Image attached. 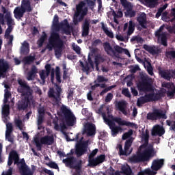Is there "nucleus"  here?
Returning <instances> with one entry per match:
<instances>
[{
    "label": "nucleus",
    "instance_id": "obj_19",
    "mask_svg": "<svg viewBox=\"0 0 175 175\" xmlns=\"http://www.w3.org/2000/svg\"><path fill=\"white\" fill-rule=\"evenodd\" d=\"M5 20L8 27L5 30V36H10V33L13 29L12 25H14V20L10 16V14L5 15Z\"/></svg>",
    "mask_w": 175,
    "mask_h": 175
},
{
    "label": "nucleus",
    "instance_id": "obj_37",
    "mask_svg": "<svg viewBox=\"0 0 175 175\" xmlns=\"http://www.w3.org/2000/svg\"><path fill=\"white\" fill-rule=\"evenodd\" d=\"M131 162L133 163H139V162H144L143 159L140 153H138L137 155H134L130 158Z\"/></svg>",
    "mask_w": 175,
    "mask_h": 175
},
{
    "label": "nucleus",
    "instance_id": "obj_7",
    "mask_svg": "<svg viewBox=\"0 0 175 175\" xmlns=\"http://www.w3.org/2000/svg\"><path fill=\"white\" fill-rule=\"evenodd\" d=\"M103 46L104 47L105 53H107L108 55H113L114 57H117V53L118 54H122V53H124L126 55H129V57H131V53H129V51L120 46L119 45H115L113 46V49L111 45H110V43L106 42L103 44Z\"/></svg>",
    "mask_w": 175,
    "mask_h": 175
},
{
    "label": "nucleus",
    "instance_id": "obj_14",
    "mask_svg": "<svg viewBox=\"0 0 175 175\" xmlns=\"http://www.w3.org/2000/svg\"><path fill=\"white\" fill-rule=\"evenodd\" d=\"M21 167H18L19 169V173H21V175H33V173L29 167H28V165H27V163H25V160L24 159H22L20 161V156H18V163L16 165H20Z\"/></svg>",
    "mask_w": 175,
    "mask_h": 175
},
{
    "label": "nucleus",
    "instance_id": "obj_9",
    "mask_svg": "<svg viewBox=\"0 0 175 175\" xmlns=\"http://www.w3.org/2000/svg\"><path fill=\"white\" fill-rule=\"evenodd\" d=\"M63 163L66 166V167H70V169H75L77 174H80L81 173V169H83V161L79 160L73 156L67 157L63 159Z\"/></svg>",
    "mask_w": 175,
    "mask_h": 175
},
{
    "label": "nucleus",
    "instance_id": "obj_8",
    "mask_svg": "<svg viewBox=\"0 0 175 175\" xmlns=\"http://www.w3.org/2000/svg\"><path fill=\"white\" fill-rule=\"evenodd\" d=\"M32 10L33 8L31 6V1L22 0L21 8L16 7L14 10V17L18 20H21V18L24 17V13H26V12L31 13Z\"/></svg>",
    "mask_w": 175,
    "mask_h": 175
},
{
    "label": "nucleus",
    "instance_id": "obj_52",
    "mask_svg": "<svg viewBox=\"0 0 175 175\" xmlns=\"http://www.w3.org/2000/svg\"><path fill=\"white\" fill-rule=\"evenodd\" d=\"M47 166L51 167V169H57V170H59V167H58V164H57L54 161H51L48 163H46Z\"/></svg>",
    "mask_w": 175,
    "mask_h": 175
},
{
    "label": "nucleus",
    "instance_id": "obj_33",
    "mask_svg": "<svg viewBox=\"0 0 175 175\" xmlns=\"http://www.w3.org/2000/svg\"><path fill=\"white\" fill-rule=\"evenodd\" d=\"M101 29H103V32L108 36V38H110L111 39L114 38V34L109 30L107 25H105L103 22H101Z\"/></svg>",
    "mask_w": 175,
    "mask_h": 175
},
{
    "label": "nucleus",
    "instance_id": "obj_17",
    "mask_svg": "<svg viewBox=\"0 0 175 175\" xmlns=\"http://www.w3.org/2000/svg\"><path fill=\"white\" fill-rule=\"evenodd\" d=\"M83 135H86L88 137L95 136L96 135V126L93 123H87L84 126Z\"/></svg>",
    "mask_w": 175,
    "mask_h": 175
},
{
    "label": "nucleus",
    "instance_id": "obj_12",
    "mask_svg": "<svg viewBox=\"0 0 175 175\" xmlns=\"http://www.w3.org/2000/svg\"><path fill=\"white\" fill-rule=\"evenodd\" d=\"M132 143H133V137H131L130 139L126 140L124 144V150L122 149V145L120 144L118 146V148H117L119 150V154L125 155L126 157H128V155H131L133 150V148H131V147H132Z\"/></svg>",
    "mask_w": 175,
    "mask_h": 175
},
{
    "label": "nucleus",
    "instance_id": "obj_60",
    "mask_svg": "<svg viewBox=\"0 0 175 175\" xmlns=\"http://www.w3.org/2000/svg\"><path fill=\"white\" fill-rule=\"evenodd\" d=\"M5 139L8 142H10V143H13L14 142V139L12 137V133H5Z\"/></svg>",
    "mask_w": 175,
    "mask_h": 175
},
{
    "label": "nucleus",
    "instance_id": "obj_36",
    "mask_svg": "<svg viewBox=\"0 0 175 175\" xmlns=\"http://www.w3.org/2000/svg\"><path fill=\"white\" fill-rule=\"evenodd\" d=\"M46 39H47V34L46 33V32L43 31L42 35L37 41V44L38 45V47L43 46V43H44V42L46 41Z\"/></svg>",
    "mask_w": 175,
    "mask_h": 175
},
{
    "label": "nucleus",
    "instance_id": "obj_50",
    "mask_svg": "<svg viewBox=\"0 0 175 175\" xmlns=\"http://www.w3.org/2000/svg\"><path fill=\"white\" fill-rule=\"evenodd\" d=\"M166 123L168 126H170V131H174V132H175V121L167 120Z\"/></svg>",
    "mask_w": 175,
    "mask_h": 175
},
{
    "label": "nucleus",
    "instance_id": "obj_38",
    "mask_svg": "<svg viewBox=\"0 0 175 175\" xmlns=\"http://www.w3.org/2000/svg\"><path fill=\"white\" fill-rule=\"evenodd\" d=\"M111 15L113 16L114 22L118 23V21L117 20V18H121V17L124 16V14H122V11L120 10H118V12L116 13V11L113 10Z\"/></svg>",
    "mask_w": 175,
    "mask_h": 175
},
{
    "label": "nucleus",
    "instance_id": "obj_56",
    "mask_svg": "<svg viewBox=\"0 0 175 175\" xmlns=\"http://www.w3.org/2000/svg\"><path fill=\"white\" fill-rule=\"evenodd\" d=\"M80 64L84 72H90V66H88V63H86V64L84 65L83 62H80Z\"/></svg>",
    "mask_w": 175,
    "mask_h": 175
},
{
    "label": "nucleus",
    "instance_id": "obj_28",
    "mask_svg": "<svg viewBox=\"0 0 175 175\" xmlns=\"http://www.w3.org/2000/svg\"><path fill=\"white\" fill-rule=\"evenodd\" d=\"M9 69V66L8 64H5L1 59H0V79L3 77L5 79L6 77V72Z\"/></svg>",
    "mask_w": 175,
    "mask_h": 175
},
{
    "label": "nucleus",
    "instance_id": "obj_45",
    "mask_svg": "<svg viewBox=\"0 0 175 175\" xmlns=\"http://www.w3.org/2000/svg\"><path fill=\"white\" fill-rule=\"evenodd\" d=\"M99 165V163H98V160L96 158H92L89 159V166H91L92 167H94V166H98Z\"/></svg>",
    "mask_w": 175,
    "mask_h": 175
},
{
    "label": "nucleus",
    "instance_id": "obj_24",
    "mask_svg": "<svg viewBox=\"0 0 175 175\" xmlns=\"http://www.w3.org/2000/svg\"><path fill=\"white\" fill-rule=\"evenodd\" d=\"M63 120L67 126H73L75 124H76V116H75L72 112L66 116H64Z\"/></svg>",
    "mask_w": 175,
    "mask_h": 175
},
{
    "label": "nucleus",
    "instance_id": "obj_47",
    "mask_svg": "<svg viewBox=\"0 0 175 175\" xmlns=\"http://www.w3.org/2000/svg\"><path fill=\"white\" fill-rule=\"evenodd\" d=\"M113 88H116V85H111L109 87L106 88L105 89L103 90L100 92V96H103V95H105L106 94V92H109V91H111V90H113Z\"/></svg>",
    "mask_w": 175,
    "mask_h": 175
},
{
    "label": "nucleus",
    "instance_id": "obj_57",
    "mask_svg": "<svg viewBox=\"0 0 175 175\" xmlns=\"http://www.w3.org/2000/svg\"><path fill=\"white\" fill-rule=\"evenodd\" d=\"M40 77L42 81V83H45L46 81V71L42 70V72H40Z\"/></svg>",
    "mask_w": 175,
    "mask_h": 175
},
{
    "label": "nucleus",
    "instance_id": "obj_16",
    "mask_svg": "<svg viewBox=\"0 0 175 175\" xmlns=\"http://www.w3.org/2000/svg\"><path fill=\"white\" fill-rule=\"evenodd\" d=\"M88 143L89 141L87 140L77 144L75 154L77 157H81L82 155H84V154H87V151H88Z\"/></svg>",
    "mask_w": 175,
    "mask_h": 175
},
{
    "label": "nucleus",
    "instance_id": "obj_5",
    "mask_svg": "<svg viewBox=\"0 0 175 175\" xmlns=\"http://www.w3.org/2000/svg\"><path fill=\"white\" fill-rule=\"evenodd\" d=\"M62 92V88L58 84H55V88H50L48 96L51 99L53 106L58 107L61 105Z\"/></svg>",
    "mask_w": 175,
    "mask_h": 175
},
{
    "label": "nucleus",
    "instance_id": "obj_31",
    "mask_svg": "<svg viewBox=\"0 0 175 175\" xmlns=\"http://www.w3.org/2000/svg\"><path fill=\"white\" fill-rule=\"evenodd\" d=\"M118 109L124 116H128V111H126V102L119 101L118 103Z\"/></svg>",
    "mask_w": 175,
    "mask_h": 175
},
{
    "label": "nucleus",
    "instance_id": "obj_46",
    "mask_svg": "<svg viewBox=\"0 0 175 175\" xmlns=\"http://www.w3.org/2000/svg\"><path fill=\"white\" fill-rule=\"evenodd\" d=\"M165 57L169 58L170 59H175V51H165Z\"/></svg>",
    "mask_w": 175,
    "mask_h": 175
},
{
    "label": "nucleus",
    "instance_id": "obj_51",
    "mask_svg": "<svg viewBox=\"0 0 175 175\" xmlns=\"http://www.w3.org/2000/svg\"><path fill=\"white\" fill-rule=\"evenodd\" d=\"M96 159H97V162L98 163L99 165L100 163H103V162L106 161V155L100 154V156L96 157Z\"/></svg>",
    "mask_w": 175,
    "mask_h": 175
},
{
    "label": "nucleus",
    "instance_id": "obj_21",
    "mask_svg": "<svg viewBox=\"0 0 175 175\" xmlns=\"http://www.w3.org/2000/svg\"><path fill=\"white\" fill-rule=\"evenodd\" d=\"M151 135L152 136H159L161 137V136L165 135V128L159 124L154 125L152 129Z\"/></svg>",
    "mask_w": 175,
    "mask_h": 175
},
{
    "label": "nucleus",
    "instance_id": "obj_22",
    "mask_svg": "<svg viewBox=\"0 0 175 175\" xmlns=\"http://www.w3.org/2000/svg\"><path fill=\"white\" fill-rule=\"evenodd\" d=\"M13 161L14 162V165H17L18 163V153H17V151L16 150H12L10 152L8 165L9 166H12V165H13Z\"/></svg>",
    "mask_w": 175,
    "mask_h": 175
},
{
    "label": "nucleus",
    "instance_id": "obj_40",
    "mask_svg": "<svg viewBox=\"0 0 175 175\" xmlns=\"http://www.w3.org/2000/svg\"><path fill=\"white\" fill-rule=\"evenodd\" d=\"M105 61V59L100 55H97L95 56L94 58V64L96 66V69H98V66H99V64L101 62H103Z\"/></svg>",
    "mask_w": 175,
    "mask_h": 175
},
{
    "label": "nucleus",
    "instance_id": "obj_25",
    "mask_svg": "<svg viewBox=\"0 0 175 175\" xmlns=\"http://www.w3.org/2000/svg\"><path fill=\"white\" fill-rule=\"evenodd\" d=\"M163 96L164 94L162 92H158L157 93L152 92V93L148 94L150 102H157V100H159V99H162Z\"/></svg>",
    "mask_w": 175,
    "mask_h": 175
},
{
    "label": "nucleus",
    "instance_id": "obj_23",
    "mask_svg": "<svg viewBox=\"0 0 175 175\" xmlns=\"http://www.w3.org/2000/svg\"><path fill=\"white\" fill-rule=\"evenodd\" d=\"M163 165H165V159H157L153 160L151 167L152 170H154L155 172H158V170L163 167Z\"/></svg>",
    "mask_w": 175,
    "mask_h": 175
},
{
    "label": "nucleus",
    "instance_id": "obj_1",
    "mask_svg": "<svg viewBox=\"0 0 175 175\" xmlns=\"http://www.w3.org/2000/svg\"><path fill=\"white\" fill-rule=\"evenodd\" d=\"M18 84H19L18 92L21 94L22 96L25 97L22 98V99L18 102L16 105L17 110L24 111V110L28 109V106H29L31 103H33L34 102L33 90L28 85V83L25 81H23V79H18Z\"/></svg>",
    "mask_w": 175,
    "mask_h": 175
},
{
    "label": "nucleus",
    "instance_id": "obj_29",
    "mask_svg": "<svg viewBox=\"0 0 175 175\" xmlns=\"http://www.w3.org/2000/svg\"><path fill=\"white\" fill-rule=\"evenodd\" d=\"M10 114V105L9 104H4L2 108V116L4 117L5 121L4 122H6L8 121L7 117H9V115Z\"/></svg>",
    "mask_w": 175,
    "mask_h": 175
},
{
    "label": "nucleus",
    "instance_id": "obj_58",
    "mask_svg": "<svg viewBox=\"0 0 175 175\" xmlns=\"http://www.w3.org/2000/svg\"><path fill=\"white\" fill-rule=\"evenodd\" d=\"M127 14L129 15V17H135V16H136V12L133 11L132 8H129L127 10Z\"/></svg>",
    "mask_w": 175,
    "mask_h": 175
},
{
    "label": "nucleus",
    "instance_id": "obj_64",
    "mask_svg": "<svg viewBox=\"0 0 175 175\" xmlns=\"http://www.w3.org/2000/svg\"><path fill=\"white\" fill-rule=\"evenodd\" d=\"M174 94H175V88H174L173 90L167 92V96H174Z\"/></svg>",
    "mask_w": 175,
    "mask_h": 175
},
{
    "label": "nucleus",
    "instance_id": "obj_59",
    "mask_svg": "<svg viewBox=\"0 0 175 175\" xmlns=\"http://www.w3.org/2000/svg\"><path fill=\"white\" fill-rule=\"evenodd\" d=\"M28 53H29V48L21 46V54H23V55H26L27 54H28Z\"/></svg>",
    "mask_w": 175,
    "mask_h": 175
},
{
    "label": "nucleus",
    "instance_id": "obj_35",
    "mask_svg": "<svg viewBox=\"0 0 175 175\" xmlns=\"http://www.w3.org/2000/svg\"><path fill=\"white\" fill-rule=\"evenodd\" d=\"M120 173L124 175H132V169L129 165H122Z\"/></svg>",
    "mask_w": 175,
    "mask_h": 175
},
{
    "label": "nucleus",
    "instance_id": "obj_6",
    "mask_svg": "<svg viewBox=\"0 0 175 175\" xmlns=\"http://www.w3.org/2000/svg\"><path fill=\"white\" fill-rule=\"evenodd\" d=\"M152 79L148 76L141 77V80L137 83V88L139 92H151L154 91Z\"/></svg>",
    "mask_w": 175,
    "mask_h": 175
},
{
    "label": "nucleus",
    "instance_id": "obj_11",
    "mask_svg": "<svg viewBox=\"0 0 175 175\" xmlns=\"http://www.w3.org/2000/svg\"><path fill=\"white\" fill-rule=\"evenodd\" d=\"M34 143L36 146L37 147V150L40 151L42 150V147H43V144L46 146H51L54 143V137L53 135H45L40 138L36 137L34 139Z\"/></svg>",
    "mask_w": 175,
    "mask_h": 175
},
{
    "label": "nucleus",
    "instance_id": "obj_4",
    "mask_svg": "<svg viewBox=\"0 0 175 175\" xmlns=\"http://www.w3.org/2000/svg\"><path fill=\"white\" fill-rule=\"evenodd\" d=\"M85 5L90 6V9H92L95 3L92 0H83L76 5V12L73 16L75 25H77L79 23H81L84 20V17L88 14V7H85Z\"/></svg>",
    "mask_w": 175,
    "mask_h": 175
},
{
    "label": "nucleus",
    "instance_id": "obj_43",
    "mask_svg": "<svg viewBox=\"0 0 175 175\" xmlns=\"http://www.w3.org/2000/svg\"><path fill=\"white\" fill-rule=\"evenodd\" d=\"M131 42H137V43H140V44H143V42H144V40H143V38L140 37V36H135L132 37L131 39Z\"/></svg>",
    "mask_w": 175,
    "mask_h": 175
},
{
    "label": "nucleus",
    "instance_id": "obj_54",
    "mask_svg": "<svg viewBox=\"0 0 175 175\" xmlns=\"http://www.w3.org/2000/svg\"><path fill=\"white\" fill-rule=\"evenodd\" d=\"M15 125L20 131H23V120L20 119L15 120Z\"/></svg>",
    "mask_w": 175,
    "mask_h": 175
},
{
    "label": "nucleus",
    "instance_id": "obj_15",
    "mask_svg": "<svg viewBox=\"0 0 175 175\" xmlns=\"http://www.w3.org/2000/svg\"><path fill=\"white\" fill-rule=\"evenodd\" d=\"M164 28H165V26L163 25L161 26L159 28V29H157L155 31L154 35L156 38H157L158 40H161V44L165 47H166L167 46V36H166V33L162 32Z\"/></svg>",
    "mask_w": 175,
    "mask_h": 175
},
{
    "label": "nucleus",
    "instance_id": "obj_27",
    "mask_svg": "<svg viewBox=\"0 0 175 175\" xmlns=\"http://www.w3.org/2000/svg\"><path fill=\"white\" fill-rule=\"evenodd\" d=\"M137 21L139 23V25L144 28V29H147V16L145 13H143L142 15L137 18Z\"/></svg>",
    "mask_w": 175,
    "mask_h": 175
},
{
    "label": "nucleus",
    "instance_id": "obj_2",
    "mask_svg": "<svg viewBox=\"0 0 175 175\" xmlns=\"http://www.w3.org/2000/svg\"><path fill=\"white\" fill-rule=\"evenodd\" d=\"M102 117L104 121L107 122L109 129L111 131L112 136H117L120 132H122V128L121 126H133L135 125V123L127 122L121 118L114 117L113 115H108L109 118H107L106 113H103Z\"/></svg>",
    "mask_w": 175,
    "mask_h": 175
},
{
    "label": "nucleus",
    "instance_id": "obj_62",
    "mask_svg": "<svg viewBox=\"0 0 175 175\" xmlns=\"http://www.w3.org/2000/svg\"><path fill=\"white\" fill-rule=\"evenodd\" d=\"M99 44H102V40H100V39H96L92 43L93 47H96V46H99Z\"/></svg>",
    "mask_w": 175,
    "mask_h": 175
},
{
    "label": "nucleus",
    "instance_id": "obj_53",
    "mask_svg": "<svg viewBox=\"0 0 175 175\" xmlns=\"http://www.w3.org/2000/svg\"><path fill=\"white\" fill-rule=\"evenodd\" d=\"M105 81H108V79L102 75H98L96 81H94V83H105Z\"/></svg>",
    "mask_w": 175,
    "mask_h": 175
},
{
    "label": "nucleus",
    "instance_id": "obj_3",
    "mask_svg": "<svg viewBox=\"0 0 175 175\" xmlns=\"http://www.w3.org/2000/svg\"><path fill=\"white\" fill-rule=\"evenodd\" d=\"M49 51H53L55 49V55L57 58H59L62 55V49H64V40L61 38L58 32L53 31L51 33L49 39V44H47L45 49H42L41 53H45L46 49Z\"/></svg>",
    "mask_w": 175,
    "mask_h": 175
},
{
    "label": "nucleus",
    "instance_id": "obj_26",
    "mask_svg": "<svg viewBox=\"0 0 175 175\" xmlns=\"http://www.w3.org/2000/svg\"><path fill=\"white\" fill-rule=\"evenodd\" d=\"M158 71L159 75H161V77H162V79H164L165 80L170 81V79L173 77V76L172 75V72H170V70H162L161 67H159Z\"/></svg>",
    "mask_w": 175,
    "mask_h": 175
},
{
    "label": "nucleus",
    "instance_id": "obj_20",
    "mask_svg": "<svg viewBox=\"0 0 175 175\" xmlns=\"http://www.w3.org/2000/svg\"><path fill=\"white\" fill-rule=\"evenodd\" d=\"M91 20L88 18H85L82 25H81V29H82V36L84 38L88 36L90 34V27H91Z\"/></svg>",
    "mask_w": 175,
    "mask_h": 175
},
{
    "label": "nucleus",
    "instance_id": "obj_30",
    "mask_svg": "<svg viewBox=\"0 0 175 175\" xmlns=\"http://www.w3.org/2000/svg\"><path fill=\"white\" fill-rule=\"evenodd\" d=\"M144 49L146 51H148L152 55H156L157 54H159V49H155V46H150L147 44L144 45Z\"/></svg>",
    "mask_w": 175,
    "mask_h": 175
},
{
    "label": "nucleus",
    "instance_id": "obj_61",
    "mask_svg": "<svg viewBox=\"0 0 175 175\" xmlns=\"http://www.w3.org/2000/svg\"><path fill=\"white\" fill-rule=\"evenodd\" d=\"M146 174H151V170L150 169H146L144 171L139 172L137 175H146Z\"/></svg>",
    "mask_w": 175,
    "mask_h": 175
},
{
    "label": "nucleus",
    "instance_id": "obj_13",
    "mask_svg": "<svg viewBox=\"0 0 175 175\" xmlns=\"http://www.w3.org/2000/svg\"><path fill=\"white\" fill-rule=\"evenodd\" d=\"M146 118L150 121H155L161 120V118L166 120L167 116H166V113H163L162 109H154L152 112H149L147 114Z\"/></svg>",
    "mask_w": 175,
    "mask_h": 175
},
{
    "label": "nucleus",
    "instance_id": "obj_49",
    "mask_svg": "<svg viewBox=\"0 0 175 175\" xmlns=\"http://www.w3.org/2000/svg\"><path fill=\"white\" fill-rule=\"evenodd\" d=\"M55 76L57 83H61V71L59 70V67H56Z\"/></svg>",
    "mask_w": 175,
    "mask_h": 175
},
{
    "label": "nucleus",
    "instance_id": "obj_44",
    "mask_svg": "<svg viewBox=\"0 0 175 175\" xmlns=\"http://www.w3.org/2000/svg\"><path fill=\"white\" fill-rule=\"evenodd\" d=\"M82 114L83 116H85L88 120H91L92 117V113L88 111V109L87 108H84L82 109Z\"/></svg>",
    "mask_w": 175,
    "mask_h": 175
},
{
    "label": "nucleus",
    "instance_id": "obj_63",
    "mask_svg": "<svg viewBox=\"0 0 175 175\" xmlns=\"http://www.w3.org/2000/svg\"><path fill=\"white\" fill-rule=\"evenodd\" d=\"M111 99H113V94L108 93L105 97V102L107 103L109 102H111Z\"/></svg>",
    "mask_w": 175,
    "mask_h": 175
},
{
    "label": "nucleus",
    "instance_id": "obj_55",
    "mask_svg": "<svg viewBox=\"0 0 175 175\" xmlns=\"http://www.w3.org/2000/svg\"><path fill=\"white\" fill-rule=\"evenodd\" d=\"M147 72L150 76L154 75V68H152V66L150 64V63H149L147 66Z\"/></svg>",
    "mask_w": 175,
    "mask_h": 175
},
{
    "label": "nucleus",
    "instance_id": "obj_34",
    "mask_svg": "<svg viewBox=\"0 0 175 175\" xmlns=\"http://www.w3.org/2000/svg\"><path fill=\"white\" fill-rule=\"evenodd\" d=\"M71 113H72V111H70V109H68L67 106H65L63 105L60 107V116L63 118H64V117H66V116H68Z\"/></svg>",
    "mask_w": 175,
    "mask_h": 175
},
{
    "label": "nucleus",
    "instance_id": "obj_39",
    "mask_svg": "<svg viewBox=\"0 0 175 175\" xmlns=\"http://www.w3.org/2000/svg\"><path fill=\"white\" fill-rule=\"evenodd\" d=\"M35 61V56L29 55L23 58L25 65H31Z\"/></svg>",
    "mask_w": 175,
    "mask_h": 175
},
{
    "label": "nucleus",
    "instance_id": "obj_10",
    "mask_svg": "<svg viewBox=\"0 0 175 175\" xmlns=\"http://www.w3.org/2000/svg\"><path fill=\"white\" fill-rule=\"evenodd\" d=\"M53 27L56 29V31L62 28L65 35H70L72 33L70 31V25H69V22H68V19H64L63 22L59 23V18L57 14L54 16Z\"/></svg>",
    "mask_w": 175,
    "mask_h": 175
},
{
    "label": "nucleus",
    "instance_id": "obj_42",
    "mask_svg": "<svg viewBox=\"0 0 175 175\" xmlns=\"http://www.w3.org/2000/svg\"><path fill=\"white\" fill-rule=\"evenodd\" d=\"M142 139L145 142V144H148V140L150 139V132L148 130H146L145 133H142Z\"/></svg>",
    "mask_w": 175,
    "mask_h": 175
},
{
    "label": "nucleus",
    "instance_id": "obj_32",
    "mask_svg": "<svg viewBox=\"0 0 175 175\" xmlns=\"http://www.w3.org/2000/svg\"><path fill=\"white\" fill-rule=\"evenodd\" d=\"M150 101V98L148 97V94H145L144 96L139 97L137 100V106L140 107L142 105H144L145 103H148Z\"/></svg>",
    "mask_w": 175,
    "mask_h": 175
},
{
    "label": "nucleus",
    "instance_id": "obj_18",
    "mask_svg": "<svg viewBox=\"0 0 175 175\" xmlns=\"http://www.w3.org/2000/svg\"><path fill=\"white\" fill-rule=\"evenodd\" d=\"M139 154L142 158V161L147 162V161H150V159L154 157V148L152 146L146 148L144 150L139 152Z\"/></svg>",
    "mask_w": 175,
    "mask_h": 175
},
{
    "label": "nucleus",
    "instance_id": "obj_48",
    "mask_svg": "<svg viewBox=\"0 0 175 175\" xmlns=\"http://www.w3.org/2000/svg\"><path fill=\"white\" fill-rule=\"evenodd\" d=\"M5 133H7V135H9L10 133H13V124L12 123L6 124Z\"/></svg>",
    "mask_w": 175,
    "mask_h": 175
},
{
    "label": "nucleus",
    "instance_id": "obj_41",
    "mask_svg": "<svg viewBox=\"0 0 175 175\" xmlns=\"http://www.w3.org/2000/svg\"><path fill=\"white\" fill-rule=\"evenodd\" d=\"M132 135H133V130L130 129L128 131V132H126L122 135V140H126V139H131L132 137Z\"/></svg>",
    "mask_w": 175,
    "mask_h": 175
}]
</instances>
